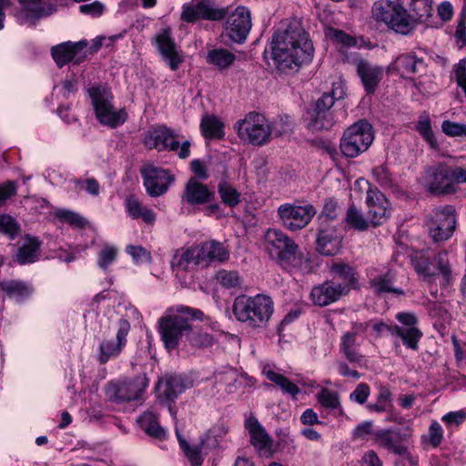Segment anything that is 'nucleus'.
I'll return each instance as SVG.
<instances>
[{"label":"nucleus","mask_w":466,"mask_h":466,"mask_svg":"<svg viewBox=\"0 0 466 466\" xmlns=\"http://www.w3.org/2000/svg\"><path fill=\"white\" fill-rule=\"evenodd\" d=\"M271 58L280 71L297 70L312 61L314 47L309 34L297 23L279 28L270 43Z\"/></svg>","instance_id":"obj_1"},{"label":"nucleus","mask_w":466,"mask_h":466,"mask_svg":"<svg viewBox=\"0 0 466 466\" xmlns=\"http://www.w3.org/2000/svg\"><path fill=\"white\" fill-rule=\"evenodd\" d=\"M264 248L287 271L306 274L312 270L309 258L299 252L295 241L280 229L269 228L266 231Z\"/></svg>","instance_id":"obj_2"},{"label":"nucleus","mask_w":466,"mask_h":466,"mask_svg":"<svg viewBox=\"0 0 466 466\" xmlns=\"http://www.w3.org/2000/svg\"><path fill=\"white\" fill-rule=\"evenodd\" d=\"M432 10L431 5L423 2V12L413 7V15H410L401 5L379 0L373 5L372 15L375 20L384 23L395 33L408 35L419 24L426 22L431 16Z\"/></svg>","instance_id":"obj_3"},{"label":"nucleus","mask_w":466,"mask_h":466,"mask_svg":"<svg viewBox=\"0 0 466 466\" xmlns=\"http://www.w3.org/2000/svg\"><path fill=\"white\" fill-rule=\"evenodd\" d=\"M201 310L185 305L169 307L158 319L161 339L167 350L175 349L182 337L191 331V321L201 319Z\"/></svg>","instance_id":"obj_4"},{"label":"nucleus","mask_w":466,"mask_h":466,"mask_svg":"<svg viewBox=\"0 0 466 466\" xmlns=\"http://www.w3.org/2000/svg\"><path fill=\"white\" fill-rule=\"evenodd\" d=\"M232 312L238 321L251 329H260L269 321L274 312V302L269 296L263 294L241 295L234 299Z\"/></svg>","instance_id":"obj_5"},{"label":"nucleus","mask_w":466,"mask_h":466,"mask_svg":"<svg viewBox=\"0 0 466 466\" xmlns=\"http://www.w3.org/2000/svg\"><path fill=\"white\" fill-rule=\"evenodd\" d=\"M87 93L98 122L105 127L116 128L122 126L127 119L125 108L116 109L113 105L112 92L104 86H93Z\"/></svg>","instance_id":"obj_6"},{"label":"nucleus","mask_w":466,"mask_h":466,"mask_svg":"<svg viewBox=\"0 0 466 466\" xmlns=\"http://www.w3.org/2000/svg\"><path fill=\"white\" fill-rule=\"evenodd\" d=\"M373 141L370 124L360 120L349 127L340 140V150L347 157H356L365 152Z\"/></svg>","instance_id":"obj_7"},{"label":"nucleus","mask_w":466,"mask_h":466,"mask_svg":"<svg viewBox=\"0 0 466 466\" xmlns=\"http://www.w3.org/2000/svg\"><path fill=\"white\" fill-rule=\"evenodd\" d=\"M424 224L434 242L446 241L456 228L455 208L451 205L436 208L425 216Z\"/></svg>","instance_id":"obj_8"},{"label":"nucleus","mask_w":466,"mask_h":466,"mask_svg":"<svg viewBox=\"0 0 466 466\" xmlns=\"http://www.w3.org/2000/svg\"><path fill=\"white\" fill-rule=\"evenodd\" d=\"M241 140H246L255 146H262L269 141L271 136L270 123L264 115L250 112L235 124Z\"/></svg>","instance_id":"obj_9"},{"label":"nucleus","mask_w":466,"mask_h":466,"mask_svg":"<svg viewBox=\"0 0 466 466\" xmlns=\"http://www.w3.org/2000/svg\"><path fill=\"white\" fill-rule=\"evenodd\" d=\"M228 13V6H219L215 0H193L182 6L181 20L194 23L199 19L222 21Z\"/></svg>","instance_id":"obj_10"},{"label":"nucleus","mask_w":466,"mask_h":466,"mask_svg":"<svg viewBox=\"0 0 466 466\" xmlns=\"http://www.w3.org/2000/svg\"><path fill=\"white\" fill-rule=\"evenodd\" d=\"M454 168L444 163L428 167L422 177V184L427 190L434 195L455 193L453 180Z\"/></svg>","instance_id":"obj_11"},{"label":"nucleus","mask_w":466,"mask_h":466,"mask_svg":"<svg viewBox=\"0 0 466 466\" xmlns=\"http://www.w3.org/2000/svg\"><path fill=\"white\" fill-rule=\"evenodd\" d=\"M143 141L149 149L175 151L180 158H187L190 153L189 141L186 140L180 145L173 133L167 127H158L148 130L145 133Z\"/></svg>","instance_id":"obj_12"},{"label":"nucleus","mask_w":466,"mask_h":466,"mask_svg":"<svg viewBox=\"0 0 466 466\" xmlns=\"http://www.w3.org/2000/svg\"><path fill=\"white\" fill-rule=\"evenodd\" d=\"M224 24V33L227 37L237 44H242L246 41L251 27V13L244 5H238L234 10H230L226 15Z\"/></svg>","instance_id":"obj_13"},{"label":"nucleus","mask_w":466,"mask_h":466,"mask_svg":"<svg viewBox=\"0 0 466 466\" xmlns=\"http://www.w3.org/2000/svg\"><path fill=\"white\" fill-rule=\"evenodd\" d=\"M317 209L313 205L296 206L292 204H282L278 208V215L282 226L290 230L297 231L309 225Z\"/></svg>","instance_id":"obj_14"},{"label":"nucleus","mask_w":466,"mask_h":466,"mask_svg":"<svg viewBox=\"0 0 466 466\" xmlns=\"http://www.w3.org/2000/svg\"><path fill=\"white\" fill-rule=\"evenodd\" d=\"M140 173L146 191L151 198L164 195L174 182V177L168 170L150 164L143 166Z\"/></svg>","instance_id":"obj_15"},{"label":"nucleus","mask_w":466,"mask_h":466,"mask_svg":"<svg viewBox=\"0 0 466 466\" xmlns=\"http://www.w3.org/2000/svg\"><path fill=\"white\" fill-rule=\"evenodd\" d=\"M131 326L127 319H120L116 324V338H104L99 343L97 360L105 364L111 359L117 358L127 345V337Z\"/></svg>","instance_id":"obj_16"},{"label":"nucleus","mask_w":466,"mask_h":466,"mask_svg":"<svg viewBox=\"0 0 466 466\" xmlns=\"http://www.w3.org/2000/svg\"><path fill=\"white\" fill-rule=\"evenodd\" d=\"M147 386L148 380L142 374L119 383H111L107 389V394L116 402L137 400L141 398Z\"/></svg>","instance_id":"obj_17"},{"label":"nucleus","mask_w":466,"mask_h":466,"mask_svg":"<svg viewBox=\"0 0 466 466\" xmlns=\"http://www.w3.org/2000/svg\"><path fill=\"white\" fill-rule=\"evenodd\" d=\"M156 46L172 71H176L183 62L181 51L177 46L169 27L161 28L155 35Z\"/></svg>","instance_id":"obj_18"},{"label":"nucleus","mask_w":466,"mask_h":466,"mask_svg":"<svg viewBox=\"0 0 466 466\" xmlns=\"http://www.w3.org/2000/svg\"><path fill=\"white\" fill-rule=\"evenodd\" d=\"M245 428L248 432L250 443L261 457L270 458L274 454L273 439L254 416L245 420Z\"/></svg>","instance_id":"obj_19"},{"label":"nucleus","mask_w":466,"mask_h":466,"mask_svg":"<svg viewBox=\"0 0 466 466\" xmlns=\"http://www.w3.org/2000/svg\"><path fill=\"white\" fill-rule=\"evenodd\" d=\"M366 204L368 217L373 227L383 224L390 216V204L384 194L378 188H370L367 191Z\"/></svg>","instance_id":"obj_20"},{"label":"nucleus","mask_w":466,"mask_h":466,"mask_svg":"<svg viewBox=\"0 0 466 466\" xmlns=\"http://www.w3.org/2000/svg\"><path fill=\"white\" fill-rule=\"evenodd\" d=\"M22 9L18 19L21 24L34 25L35 21L49 16L56 10V5L49 0H18Z\"/></svg>","instance_id":"obj_21"},{"label":"nucleus","mask_w":466,"mask_h":466,"mask_svg":"<svg viewBox=\"0 0 466 466\" xmlns=\"http://www.w3.org/2000/svg\"><path fill=\"white\" fill-rule=\"evenodd\" d=\"M350 292L347 285L337 284L333 281H325L313 287L310 299L315 305L325 307L338 301L342 296Z\"/></svg>","instance_id":"obj_22"},{"label":"nucleus","mask_w":466,"mask_h":466,"mask_svg":"<svg viewBox=\"0 0 466 466\" xmlns=\"http://www.w3.org/2000/svg\"><path fill=\"white\" fill-rule=\"evenodd\" d=\"M188 387L189 383L182 376L168 374L158 380L156 389L161 401H172Z\"/></svg>","instance_id":"obj_23"},{"label":"nucleus","mask_w":466,"mask_h":466,"mask_svg":"<svg viewBox=\"0 0 466 466\" xmlns=\"http://www.w3.org/2000/svg\"><path fill=\"white\" fill-rule=\"evenodd\" d=\"M182 199L190 206L206 205L215 200V193L196 177H191L185 186Z\"/></svg>","instance_id":"obj_24"},{"label":"nucleus","mask_w":466,"mask_h":466,"mask_svg":"<svg viewBox=\"0 0 466 466\" xmlns=\"http://www.w3.org/2000/svg\"><path fill=\"white\" fill-rule=\"evenodd\" d=\"M199 251L200 268H208L213 262L223 263L229 258V252L220 242L210 240L196 245Z\"/></svg>","instance_id":"obj_25"},{"label":"nucleus","mask_w":466,"mask_h":466,"mask_svg":"<svg viewBox=\"0 0 466 466\" xmlns=\"http://www.w3.org/2000/svg\"><path fill=\"white\" fill-rule=\"evenodd\" d=\"M317 250L324 256H334L341 248V238L335 227L320 225L317 236Z\"/></svg>","instance_id":"obj_26"},{"label":"nucleus","mask_w":466,"mask_h":466,"mask_svg":"<svg viewBox=\"0 0 466 466\" xmlns=\"http://www.w3.org/2000/svg\"><path fill=\"white\" fill-rule=\"evenodd\" d=\"M199 251L197 246L181 248L175 251L171 267L174 271L187 272L192 270L195 267L200 268Z\"/></svg>","instance_id":"obj_27"},{"label":"nucleus","mask_w":466,"mask_h":466,"mask_svg":"<svg viewBox=\"0 0 466 466\" xmlns=\"http://www.w3.org/2000/svg\"><path fill=\"white\" fill-rule=\"evenodd\" d=\"M397 282V272L388 269L386 272L376 276L370 275V286L377 295L391 293L394 295H404V290L395 286Z\"/></svg>","instance_id":"obj_28"},{"label":"nucleus","mask_w":466,"mask_h":466,"mask_svg":"<svg viewBox=\"0 0 466 466\" xmlns=\"http://www.w3.org/2000/svg\"><path fill=\"white\" fill-rule=\"evenodd\" d=\"M373 330L380 336L385 330L390 331L392 335H396L402 339L403 344L413 350L418 349V342L422 337V332L420 329H411L408 331L403 330L398 325L389 326L384 322H376L372 325Z\"/></svg>","instance_id":"obj_29"},{"label":"nucleus","mask_w":466,"mask_h":466,"mask_svg":"<svg viewBox=\"0 0 466 466\" xmlns=\"http://www.w3.org/2000/svg\"><path fill=\"white\" fill-rule=\"evenodd\" d=\"M357 73L368 94L375 92L383 76V69L365 60H360L357 64Z\"/></svg>","instance_id":"obj_30"},{"label":"nucleus","mask_w":466,"mask_h":466,"mask_svg":"<svg viewBox=\"0 0 466 466\" xmlns=\"http://www.w3.org/2000/svg\"><path fill=\"white\" fill-rule=\"evenodd\" d=\"M125 208L127 214L132 219H141L149 225L154 224L156 221V213L134 195H129L126 198Z\"/></svg>","instance_id":"obj_31"},{"label":"nucleus","mask_w":466,"mask_h":466,"mask_svg":"<svg viewBox=\"0 0 466 466\" xmlns=\"http://www.w3.org/2000/svg\"><path fill=\"white\" fill-rule=\"evenodd\" d=\"M262 373L268 380L279 387L284 394H289L296 398L299 393V388L282 375L274 365L265 364L262 369Z\"/></svg>","instance_id":"obj_32"},{"label":"nucleus","mask_w":466,"mask_h":466,"mask_svg":"<svg viewBox=\"0 0 466 466\" xmlns=\"http://www.w3.org/2000/svg\"><path fill=\"white\" fill-rule=\"evenodd\" d=\"M40 245L41 242L37 238L26 236L17 250L15 260L20 265L34 263L38 259Z\"/></svg>","instance_id":"obj_33"},{"label":"nucleus","mask_w":466,"mask_h":466,"mask_svg":"<svg viewBox=\"0 0 466 466\" xmlns=\"http://www.w3.org/2000/svg\"><path fill=\"white\" fill-rule=\"evenodd\" d=\"M358 346L360 343L357 336L349 331L341 336L339 350L350 362L354 364H361L364 361V356L359 352Z\"/></svg>","instance_id":"obj_34"},{"label":"nucleus","mask_w":466,"mask_h":466,"mask_svg":"<svg viewBox=\"0 0 466 466\" xmlns=\"http://www.w3.org/2000/svg\"><path fill=\"white\" fill-rule=\"evenodd\" d=\"M137 422L147 435L160 440L165 438L166 431L159 425L158 416L152 409L139 416Z\"/></svg>","instance_id":"obj_35"},{"label":"nucleus","mask_w":466,"mask_h":466,"mask_svg":"<svg viewBox=\"0 0 466 466\" xmlns=\"http://www.w3.org/2000/svg\"><path fill=\"white\" fill-rule=\"evenodd\" d=\"M200 129L204 137L220 139L224 137V124L214 115L203 116L200 122Z\"/></svg>","instance_id":"obj_36"},{"label":"nucleus","mask_w":466,"mask_h":466,"mask_svg":"<svg viewBox=\"0 0 466 466\" xmlns=\"http://www.w3.org/2000/svg\"><path fill=\"white\" fill-rule=\"evenodd\" d=\"M344 222L348 228L358 231H365L371 225L370 218H365L363 212L353 203L347 209Z\"/></svg>","instance_id":"obj_37"},{"label":"nucleus","mask_w":466,"mask_h":466,"mask_svg":"<svg viewBox=\"0 0 466 466\" xmlns=\"http://www.w3.org/2000/svg\"><path fill=\"white\" fill-rule=\"evenodd\" d=\"M207 62L219 70H224L231 66L236 61V56L226 48H215L209 50L207 54Z\"/></svg>","instance_id":"obj_38"},{"label":"nucleus","mask_w":466,"mask_h":466,"mask_svg":"<svg viewBox=\"0 0 466 466\" xmlns=\"http://www.w3.org/2000/svg\"><path fill=\"white\" fill-rule=\"evenodd\" d=\"M177 437L179 442V446L189 461L191 466H200L204 461V458L206 452L203 450H206V446H202L201 441L199 444L190 445L187 442L186 440L182 438L179 432L177 431Z\"/></svg>","instance_id":"obj_39"},{"label":"nucleus","mask_w":466,"mask_h":466,"mask_svg":"<svg viewBox=\"0 0 466 466\" xmlns=\"http://www.w3.org/2000/svg\"><path fill=\"white\" fill-rule=\"evenodd\" d=\"M396 63L399 70L407 76L418 74L425 67L423 59L417 57L413 54L400 55L397 58Z\"/></svg>","instance_id":"obj_40"},{"label":"nucleus","mask_w":466,"mask_h":466,"mask_svg":"<svg viewBox=\"0 0 466 466\" xmlns=\"http://www.w3.org/2000/svg\"><path fill=\"white\" fill-rule=\"evenodd\" d=\"M344 84L341 81L334 82L330 92L324 93L316 103V107L323 110H332L336 101L344 98Z\"/></svg>","instance_id":"obj_41"},{"label":"nucleus","mask_w":466,"mask_h":466,"mask_svg":"<svg viewBox=\"0 0 466 466\" xmlns=\"http://www.w3.org/2000/svg\"><path fill=\"white\" fill-rule=\"evenodd\" d=\"M80 44V42L76 44L67 42L54 46L51 53L56 65L59 67H62L68 62L72 61Z\"/></svg>","instance_id":"obj_42"},{"label":"nucleus","mask_w":466,"mask_h":466,"mask_svg":"<svg viewBox=\"0 0 466 466\" xmlns=\"http://www.w3.org/2000/svg\"><path fill=\"white\" fill-rule=\"evenodd\" d=\"M330 272L334 278L343 281V283H341L342 285L349 286L350 290L358 287L356 272L350 265L343 262L335 263L331 266Z\"/></svg>","instance_id":"obj_43"},{"label":"nucleus","mask_w":466,"mask_h":466,"mask_svg":"<svg viewBox=\"0 0 466 466\" xmlns=\"http://www.w3.org/2000/svg\"><path fill=\"white\" fill-rule=\"evenodd\" d=\"M0 289L6 293V295L20 302L27 298L31 289L25 283L16 280H7L0 282Z\"/></svg>","instance_id":"obj_44"},{"label":"nucleus","mask_w":466,"mask_h":466,"mask_svg":"<svg viewBox=\"0 0 466 466\" xmlns=\"http://www.w3.org/2000/svg\"><path fill=\"white\" fill-rule=\"evenodd\" d=\"M334 123L333 110H323L316 107L309 127L314 131L329 130Z\"/></svg>","instance_id":"obj_45"},{"label":"nucleus","mask_w":466,"mask_h":466,"mask_svg":"<svg viewBox=\"0 0 466 466\" xmlns=\"http://www.w3.org/2000/svg\"><path fill=\"white\" fill-rule=\"evenodd\" d=\"M375 441L380 447L387 449L395 454L403 455L407 452L406 447L400 444L389 431H378Z\"/></svg>","instance_id":"obj_46"},{"label":"nucleus","mask_w":466,"mask_h":466,"mask_svg":"<svg viewBox=\"0 0 466 466\" xmlns=\"http://www.w3.org/2000/svg\"><path fill=\"white\" fill-rule=\"evenodd\" d=\"M227 433L228 429L223 424L213 426L201 437L202 446H206V450L217 449Z\"/></svg>","instance_id":"obj_47"},{"label":"nucleus","mask_w":466,"mask_h":466,"mask_svg":"<svg viewBox=\"0 0 466 466\" xmlns=\"http://www.w3.org/2000/svg\"><path fill=\"white\" fill-rule=\"evenodd\" d=\"M218 192L222 202L227 206L233 208L241 201V194L227 180L219 182Z\"/></svg>","instance_id":"obj_48"},{"label":"nucleus","mask_w":466,"mask_h":466,"mask_svg":"<svg viewBox=\"0 0 466 466\" xmlns=\"http://www.w3.org/2000/svg\"><path fill=\"white\" fill-rule=\"evenodd\" d=\"M433 261L436 264L439 274L442 278L441 285L448 286L451 284L453 278L451 264L448 258V252L445 250L439 252Z\"/></svg>","instance_id":"obj_49"},{"label":"nucleus","mask_w":466,"mask_h":466,"mask_svg":"<svg viewBox=\"0 0 466 466\" xmlns=\"http://www.w3.org/2000/svg\"><path fill=\"white\" fill-rule=\"evenodd\" d=\"M118 249L113 245L106 244L97 256V266L104 271L116 260Z\"/></svg>","instance_id":"obj_50"},{"label":"nucleus","mask_w":466,"mask_h":466,"mask_svg":"<svg viewBox=\"0 0 466 466\" xmlns=\"http://www.w3.org/2000/svg\"><path fill=\"white\" fill-rule=\"evenodd\" d=\"M372 177L375 181L384 188H390L395 185L393 175L386 166L380 165L372 169Z\"/></svg>","instance_id":"obj_51"},{"label":"nucleus","mask_w":466,"mask_h":466,"mask_svg":"<svg viewBox=\"0 0 466 466\" xmlns=\"http://www.w3.org/2000/svg\"><path fill=\"white\" fill-rule=\"evenodd\" d=\"M416 130L431 146H434L435 137L431 129V119L428 115L423 114L419 116L416 124Z\"/></svg>","instance_id":"obj_52"},{"label":"nucleus","mask_w":466,"mask_h":466,"mask_svg":"<svg viewBox=\"0 0 466 466\" xmlns=\"http://www.w3.org/2000/svg\"><path fill=\"white\" fill-rule=\"evenodd\" d=\"M216 279L221 286L227 289L238 287L241 283L239 274L235 270L221 269L217 273Z\"/></svg>","instance_id":"obj_53"},{"label":"nucleus","mask_w":466,"mask_h":466,"mask_svg":"<svg viewBox=\"0 0 466 466\" xmlns=\"http://www.w3.org/2000/svg\"><path fill=\"white\" fill-rule=\"evenodd\" d=\"M317 400L321 406L327 409L335 410L340 405L339 394L329 389H322L317 394Z\"/></svg>","instance_id":"obj_54"},{"label":"nucleus","mask_w":466,"mask_h":466,"mask_svg":"<svg viewBox=\"0 0 466 466\" xmlns=\"http://www.w3.org/2000/svg\"><path fill=\"white\" fill-rule=\"evenodd\" d=\"M0 232L14 239L20 233V226L9 215H0Z\"/></svg>","instance_id":"obj_55"},{"label":"nucleus","mask_w":466,"mask_h":466,"mask_svg":"<svg viewBox=\"0 0 466 466\" xmlns=\"http://www.w3.org/2000/svg\"><path fill=\"white\" fill-rule=\"evenodd\" d=\"M55 217L60 221L76 228H83L86 224L84 218L79 214L67 209H57L55 211Z\"/></svg>","instance_id":"obj_56"},{"label":"nucleus","mask_w":466,"mask_h":466,"mask_svg":"<svg viewBox=\"0 0 466 466\" xmlns=\"http://www.w3.org/2000/svg\"><path fill=\"white\" fill-rule=\"evenodd\" d=\"M237 380V372L232 369H228L216 375L217 383L224 386V390L228 393H232L234 391Z\"/></svg>","instance_id":"obj_57"},{"label":"nucleus","mask_w":466,"mask_h":466,"mask_svg":"<svg viewBox=\"0 0 466 466\" xmlns=\"http://www.w3.org/2000/svg\"><path fill=\"white\" fill-rule=\"evenodd\" d=\"M339 216V206L335 199L329 198L325 201L322 211L319 217L320 225H327L329 220H334Z\"/></svg>","instance_id":"obj_58"},{"label":"nucleus","mask_w":466,"mask_h":466,"mask_svg":"<svg viewBox=\"0 0 466 466\" xmlns=\"http://www.w3.org/2000/svg\"><path fill=\"white\" fill-rule=\"evenodd\" d=\"M126 251L131 256L136 264L147 263L152 259L150 252L142 246L128 245Z\"/></svg>","instance_id":"obj_59"},{"label":"nucleus","mask_w":466,"mask_h":466,"mask_svg":"<svg viewBox=\"0 0 466 466\" xmlns=\"http://www.w3.org/2000/svg\"><path fill=\"white\" fill-rule=\"evenodd\" d=\"M441 130L449 137H466V124L444 120L441 124Z\"/></svg>","instance_id":"obj_60"},{"label":"nucleus","mask_w":466,"mask_h":466,"mask_svg":"<svg viewBox=\"0 0 466 466\" xmlns=\"http://www.w3.org/2000/svg\"><path fill=\"white\" fill-rule=\"evenodd\" d=\"M454 36L461 46H466V8H463L458 15Z\"/></svg>","instance_id":"obj_61"},{"label":"nucleus","mask_w":466,"mask_h":466,"mask_svg":"<svg viewBox=\"0 0 466 466\" xmlns=\"http://www.w3.org/2000/svg\"><path fill=\"white\" fill-rule=\"evenodd\" d=\"M370 394V386L366 383H360L350 393V400L358 404H364Z\"/></svg>","instance_id":"obj_62"},{"label":"nucleus","mask_w":466,"mask_h":466,"mask_svg":"<svg viewBox=\"0 0 466 466\" xmlns=\"http://www.w3.org/2000/svg\"><path fill=\"white\" fill-rule=\"evenodd\" d=\"M105 10V5L99 1H94L90 4L82 5L79 6V11L83 15H90L92 17H99Z\"/></svg>","instance_id":"obj_63"},{"label":"nucleus","mask_w":466,"mask_h":466,"mask_svg":"<svg viewBox=\"0 0 466 466\" xmlns=\"http://www.w3.org/2000/svg\"><path fill=\"white\" fill-rule=\"evenodd\" d=\"M441 420L447 426H459L466 420V410L450 411L443 415Z\"/></svg>","instance_id":"obj_64"}]
</instances>
